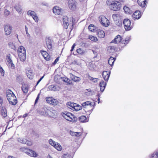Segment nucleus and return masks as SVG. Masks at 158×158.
<instances>
[{
	"label": "nucleus",
	"mask_w": 158,
	"mask_h": 158,
	"mask_svg": "<svg viewBox=\"0 0 158 158\" xmlns=\"http://www.w3.org/2000/svg\"><path fill=\"white\" fill-rule=\"evenodd\" d=\"M106 3L108 6H110V8L111 10L118 11L121 8V4L120 2L115 0H107Z\"/></svg>",
	"instance_id": "obj_1"
},
{
	"label": "nucleus",
	"mask_w": 158,
	"mask_h": 158,
	"mask_svg": "<svg viewBox=\"0 0 158 158\" xmlns=\"http://www.w3.org/2000/svg\"><path fill=\"white\" fill-rule=\"evenodd\" d=\"M62 115L65 119L70 122H74L76 119V117L73 115L67 112L63 113Z\"/></svg>",
	"instance_id": "obj_2"
},
{
	"label": "nucleus",
	"mask_w": 158,
	"mask_h": 158,
	"mask_svg": "<svg viewBox=\"0 0 158 158\" xmlns=\"http://www.w3.org/2000/svg\"><path fill=\"white\" fill-rule=\"evenodd\" d=\"M46 45L48 50L52 51L53 49V41L50 37H47L45 39Z\"/></svg>",
	"instance_id": "obj_3"
},
{
	"label": "nucleus",
	"mask_w": 158,
	"mask_h": 158,
	"mask_svg": "<svg viewBox=\"0 0 158 158\" xmlns=\"http://www.w3.org/2000/svg\"><path fill=\"white\" fill-rule=\"evenodd\" d=\"M49 144L55 148L59 151H60L62 149V147L57 142H56L53 141L51 139L49 140Z\"/></svg>",
	"instance_id": "obj_4"
},
{
	"label": "nucleus",
	"mask_w": 158,
	"mask_h": 158,
	"mask_svg": "<svg viewBox=\"0 0 158 158\" xmlns=\"http://www.w3.org/2000/svg\"><path fill=\"white\" fill-rule=\"evenodd\" d=\"M99 21L102 25L107 27L109 25V21L104 16H101L99 17Z\"/></svg>",
	"instance_id": "obj_5"
},
{
	"label": "nucleus",
	"mask_w": 158,
	"mask_h": 158,
	"mask_svg": "<svg viewBox=\"0 0 158 158\" xmlns=\"http://www.w3.org/2000/svg\"><path fill=\"white\" fill-rule=\"evenodd\" d=\"M68 18L66 16L64 17L63 19V22L64 28L67 29L68 28V26L69 24L73 25V22L71 21V20L69 21Z\"/></svg>",
	"instance_id": "obj_6"
},
{
	"label": "nucleus",
	"mask_w": 158,
	"mask_h": 158,
	"mask_svg": "<svg viewBox=\"0 0 158 158\" xmlns=\"http://www.w3.org/2000/svg\"><path fill=\"white\" fill-rule=\"evenodd\" d=\"M26 57V49L23 46H20V61H24Z\"/></svg>",
	"instance_id": "obj_7"
},
{
	"label": "nucleus",
	"mask_w": 158,
	"mask_h": 158,
	"mask_svg": "<svg viewBox=\"0 0 158 158\" xmlns=\"http://www.w3.org/2000/svg\"><path fill=\"white\" fill-rule=\"evenodd\" d=\"M6 97L9 102H11V99L16 98L15 94L11 90H8L6 91Z\"/></svg>",
	"instance_id": "obj_8"
},
{
	"label": "nucleus",
	"mask_w": 158,
	"mask_h": 158,
	"mask_svg": "<svg viewBox=\"0 0 158 158\" xmlns=\"http://www.w3.org/2000/svg\"><path fill=\"white\" fill-rule=\"evenodd\" d=\"M123 23L125 28L126 30H130L132 28V26L131 25V22L129 19H124L123 22Z\"/></svg>",
	"instance_id": "obj_9"
},
{
	"label": "nucleus",
	"mask_w": 158,
	"mask_h": 158,
	"mask_svg": "<svg viewBox=\"0 0 158 158\" xmlns=\"http://www.w3.org/2000/svg\"><path fill=\"white\" fill-rule=\"evenodd\" d=\"M95 105V104L94 102H90L89 101H87L81 104L82 106L84 108H86L88 106H89L91 108H93V109H94Z\"/></svg>",
	"instance_id": "obj_10"
},
{
	"label": "nucleus",
	"mask_w": 158,
	"mask_h": 158,
	"mask_svg": "<svg viewBox=\"0 0 158 158\" xmlns=\"http://www.w3.org/2000/svg\"><path fill=\"white\" fill-rule=\"evenodd\" d=\"M57 79H59V80L67 82L68 84H70V81L68 78L56 76L54 78L55 81L56 82H58L59 81L57 80Z\"/></svg>",
	"instance_id": "obj_11"
},
{
	"label": "nucleus",
	"mask_w": 158,
	"mask_h": 158,
	"mask_svg": "<svg viewBox=\"0 0 158 158\" xmlns=\"http://www.w3.org/2000/svg\"><path fill=\"white\" fill-rule=\"evenodd\" d=\"M68 4L69 7L72 10H74L76 8L77 2L75 0H69Z\"/></svg>",
	"instance_id": "obj_12"
},
{
	"label": "nucleus",
	"mask_w": 158,
	"mask_h": 158,
	"mask_svg": "<svg viewBox=\"0 0 158 158\" xmlns=\"http://www.w3.org/2000/svg\"><path fill=\"white\" fill-rule=\"evenodd\" d=\"M26 73L27 77L30 79H33L34 74L32 70L30 68H27L26 69Z\"/></svg>",
	"instance_id": "obj_13"
},
{
	"label": "nucleus",
	"mask_w": 158,
	"mask_h": 158,
	"mask_svg": "<svg viewBox=\"0 0 158 158\" xmlns=\"http://www.w3.org/2000/svg\"><path fill=\"white\" fill-rule=\"evenodd\" d=\"M40 52L44 57V59L47 61H49L51 60V57L49 56L47 52L44 51H40Z\"/></svg>",
	"instance_id": "obj_14"
},
{
	"label": "nucleus",
	"mask_w": 158,
	"mask_h": 158,
	"mask_svg": "<svg viewBox=\"0 0 158 158\" xmlns=\"http://www.w3.org/2000/svg\"><path fill=\"white\" fill-rule=\"evenodd\" d=\"M62 11V9L60 7L55 6L53 9V12L55 15H59Z\"/></svg>",
	"instance_id": "obj_15"
},
{
	"label": "nucleus",
	"mask_w": 158,
	"mask_h": 158,
	"mask_svg": "<svg viewBox=\"0 0 158 158\" xmlns=\"http://www.w3.org/2000/svg\"><path fill=\"white\" fill-rule=\"evenodd\" d=\"M141 15L140 11L136 10L133 14L132 17L134 19H138L140 18Z\"/></svg>",
	"instance_id": "obj_16"
},
{
	"label": "nucleus",
	"mask_w": 158,
	"mask_h": 158,
	"mask_svg": "<svg viewBox=\"0 0 158 158\" xmlns=\"http://www.w3.org/2000/svg\"><path fill=\"white\" fill-rule=\"evenodd\" d=\"M110 72L104 71L102 73V77L107 82L109 79L110 76Z\"/></svg>",
	"instance_id": "obj_17"
},
{
	"label": "nucleus",
	"mask_w": 158,
	"mask_h": 158,
	"mask_svg": "<svg viewBox=\"0 0 158 158\" xmlns=\"http://www.w3.org/2000/svg\"><path fill=\"white\" fill-rule=\"evenodd\" d=\"M12 30L11 27L9 25H6L4 27V30L5 34L6 35H10Z\"/></svg>",
	"instance_id": "obj_18"
},
{
	"label": "nucleus",
	"mask_w": 158,
	"mask_h": 158,
	"mask_svg": "<svg viewBox=\"0 0 158 158\" xmlns=\"http://www.w3.org/2000/svg\"><path fill=\"white\" fill-rule=\"evenodd\" d=\"M107 84V82H104L102 80L99 83V86L100 88V90L102 92H103L106 87Z\"/></svg>",
	"instance_id": "obj_19"
},
{
	"label": "nucleus",
	"mask_w": 158,
	"mask_h": 158,
	"mask_svg": "<svg viewBox=\"0 0 158 158\" xmlns=\"http://www.w3.org/2000/svg\"><path fill=\"white\" fill-rule=\"evenodd\" d=\"M122 38L121 36L120 35H117L114 39L111 42L112 43H114L115 44H118L120 42L122 41Z\"/></svg>",
	"instance_id": "obj_20"
},
{
	"label": "nucleus",
	"mask_w": 158,
	"mask_h": 158,
	"mask_svg": "<svg viewBox=\"0 0 158 158\" xmlns=\"http://www.w3.org/2000/svg\"><path fill=\"white\" fill-rule=\"evenodd\" d=\"M1 110V115L4 118L6 117L7 116L6 110L4 107H2L0 108Z\"/></svg>",
	"instance_id": "obj_21"
},
{
	"label": "nucleus",
	"mask_w": 158,
	"mask_h": 158,
	"mask_svg": "<svg viewBox=\"0 0 158 158\" xmlns=\"http://www.w3.org/2000/svg\"><path fill=\"white\" fill-rule=\"evenodd\" d=\"M21 142L23 144H26L27 145L30 146L32 145V143L31 141L27 140L25 139H23L20 140Z\"/></svg>",
	"instance_id": "obj_22"
},
{
	"label": "nucleus",
	"mask_w": 158,
	"mask_h": 158,
	"mask_svg": "<svg viewBox=\"0 0 158 158\" xmlns=\"http://www.w3.org/2000/svg\"><path fill=\"white\" fill-rule=\"evenodd\" d=\"M112 17L114 20L115 22L118 21L121 18L120 14L118 13L113 14Z\"/></svg>",
	"instance_id": "obj_23"
},
{
	"label": "nucleus",
	"mask_w": 158,
	"mask_h": 158,
	"mask_svg": "<svg viewBox=\"0 0 158 158\" xmlns=\"http://www.w3.org/2000/svg\"><path fill=\"white\" fill-rule=\"evenodd\" d=\"M27 154L31 157H37L38 155V154L35 151L30 149L28 150V152Z\"/></svg>",
	"instance_id": "obj_24"
},
{
	"label": "nucleus",
	"mask_w": 158,
	"mask_h": 158,
	"mask_svg": "<svg viewBox=\"0 0 158 158\" xmlns=\"http://www.w3.org/2000/svg\"><path fill=\"white\" fill-rule=\"evenodd\" d=\"M98 35L100 38H103L105 36L104 31L101 29H98L97 30Z\"/></svg>",
	"instance_id": "obj_25"
},
{
	"label": "nucleus",
	"mask_w": 158,
	"mask_h": 158,
	"mask_svg": "<svg viewBox=\"0 0 158 158\" xmlns=\"http://www.w3.org/2000/svg\"><path fill=\"white\" fill-rule=\"evenodd\" d=\"M79 121L82 123H86L89 121V119L87 118L85 116L82 115L79 118Z\"/></svg>",
	"instance_id": "obj_26"
},
{
	"label": "nucleus",
	"mask_w": 158,
	"mask_h": 158,
	"mask_svg": "<svg viewBox=\"0 0 158 158\" xmlns=\"http://www.w3.org/2000/svg\"><path fill=\"white\" fill-rule=\"evenodd\" d=\"M138 4L142 7L145 6L146 3V0H138Z\"/></svg>",
	"instance_id": "obj_27"
},
{
	"label": "nucleus",
	"mask_w": 158,
	"mask_h": 158,
	"mask_svg": "<svg viewBox=\"0 0 158 158\" xmlns=\"http://www.w3.org/2000/svg\"><path fill=\"white\" fill-rule=\"evenodd\" d=\"M22 89L23 92L24 93H27L28 90V85L25 84H22Z\"/></svg>",
	"instance_id": "obj_28"
},
{
	"label": "nucleus",
	"mask_w": 158,
	"mask_h": 158,
	"mask_svg": "<svg viewBox=\"0 0 158 158\" xmlns=\"http://www.w3.org/2000/svg\"><path fill=\"white\" fill-rule=\"evenodd\" d=\"M71 78L72 80L75 82L79 81L81 80V78L79 77L75 76L73 74H71Z\"/></svg>",
	"instance_id": "obj_29"
},
{
	"label": "nucleus",
	"mask_w": 158,
	"mask_h": 158,
	"mask_svg": "<svg viewBox=\"0 0 158 158\" xmlns=\"http://www.w3.org/2000/svg\"><path fill=\"white\" fill-rule=\"evenodd\" d=\"M70 134L73 136H75L78 137L81 135L82 133L81 132H75L70 131Z\"/></svg>",
	"instance_id": "obj_30"
},
{
	"label": "nucleus",
	"mask_w": 158,
	"mask_h": 158,
	"mask_svg": "<svg viewBox=\"0 0 158 158\" xmlns=\"http://www.w3.org/2000/svg\"><path fill=\"white\" fill-rule=\"evenodd\" d=\"M82 107L81 106L76 103V105H74V107H73V110L77 111L80 110H81L82 109Z\"/></svg>",
	"instance_id": "obj_31"
},
{
	"label": "nucleus",
	"mask_w": 158,
	"mask_h": 158,
	"mask_svg": "<svg viewBox=\"0 0 158 158\" xmlns=\"http://www.w3.org/2000/svg\"><path fill=\"white\" fill-rule=\"evenodd\" d=\"M67 106L69 108L73 110V107H74V105H76V103L73 102H69L67 103Z\"/></svg>",
	"instance_id": "obj_32"
},
{
	"label": "nucleus",
	"mask_w": 158,
	"mask_h": 158,
	"mask_svg": "<svg viewBox=\"0 0 158 158\" xmlns=\"http://www.w3.org/2000/svg\"><path fill=\"white\" fill-rule=\"evenodd\" d=\"M125 12L127 14H130L132 13V11L128 7L125 6L123 8Z\"/></svg>",
	"instance_id": "obj_33"
},
{
	"label": "nucleus",
	"mask_w": 158,
	"mask_h": 158,
	"mask_svg": "<svg viewBox=\"0 0 158 158\" xmlns=\"http://www.w3.org/2000/svg\"><path fill=\"white\" fill-rule=\"evenodd\" d=\"M115 60V58L113 57H110L108 61V64L111 66L113 65V63Z\"/></svg>",
	"instance_id": "obj_34"
},
{
	"label": "nucleus",
	"mask_w": 158,
	"mask_h": 158,
	"mask_svg": "<svg viewBox=\"0 0 158 158\" xmlns=\"http://www.w3.org/2000/svg\"><path fill=\"white\" fill-rule=\"evenodd\" d=\"M130 39L129 37L126 38L125 40H122L121 43L122 44H124V45L123 46H125L126 44H128L129 42Z\"/></svg>",
	"instance_id": "obj_35"
},
{
	"label": "nucleus",
	"mask_w": 158,
	"mask_h": 158,
	"mask_svg": "<svg viewBox=\"0 0 158 158\" xmlns=\"http://www.w3.org/2000/svg\"><path fill=\"white\" fill-rule=\"evenodd\" d=\"M88 78L89 80L92 81L93 82H94V83L97 82L98 80V78H93V77H91L89 75H88Z\"/></svg>",
	"instance_id": "obj_36"
},
{
	"label": "nucleus",
	"mask_w": 158,
	"mask_h": 158,
	"mask_svg": "<svg viewBox=\"0 0 158 158\" xmlns=\"http://www.w3.org/2000/svg\"><path fill=\"white\" fill-rule=\"evenodd\" d=\"M36 14L35 11L31 10H28L27 12V15L29 16H32V17Z\"/></svg>",
	"instance_id": "obj_37"
},
{
	"label": "nucleus",
	"mask_w": 158,
	"mask_h": 158,
	"mask_svg": "<svg viewBox=\"0 0 158 158\" xmlns=\"http://www.w3.org/2000/svg\"><path fill=\"white\" fill-rule=\"evenodd\" d=\"M95 27L94 25L90 24L88 27V29L91 32H94L95 31Z\"/></svg>",
	"instance_id": "obj_38"
},
{
	"label": "nucleus",
	"mask_w": 158,
	"mask_h": 158,
	"mask_svg": "<svg viewBox=\"0 0 158 158\" xmlns=\"http://www.w3.org/2000/svg\"><path fill=\"white\" fill-rule=\"evenodd\" d=\"M89 39L92 41L96 42L98 40L97 38L95 36L93 35H90L89 37Z\"/></svg>",
	"instance_id": "obj_39"
},
{
	"label": "nucleus",
	"mask_w": 158,
	"mask_h": 158,
	"mask_svg": "<svg viewBox=\"0 0 158 158\" xmlns=\"http://www.w3.org/2000/svg\"><path fill=\"white\" fill-rule=\"evenodd\" d=\"M8 45L10 48L14 50H16V47L11 42H9L8 43Z\"/></svg>",
	"instance_id": "obj_40"
},
{
	"label": "nucleus",
	"mask_w": 158,
	"mask_h": 158,
	"mask_svg": "<svg viewBox=\"0 0 158 158\" xmlns=\"http://www.w3.org/2000/svg\"><path fill=\"white\" fill-rule=\"evenodd\" d=\"M77 52L78 53L80 54H83L85 52V51L81 48L77 49Z\"/></svg>",
	"instance_id": "obj_41"
},
{
	"label": "nucleus",
	"mask_w": 158,
	"mask_h": 158,
	"mask_svg": "<svg viewBox=\"0 0 158 158\" xmlns=\"http://www.w3.org/2000/svg\"><path fill=\"white\" fill-rule=\"evenodd\" d=\"M11 102H9L10 104L13 105H15L17 103V100L16 98L15 99H11Z\"/></svg>",
	"instance_id": "obj_42"
},
{
	"label": "nucleus",
	"mask_w": 158,
	"mask_h": 158,
	"mask_svg": "<svg viewBox=\"0 0 158 158\" xmlns=\"http://www.w3.org/2000/svg\"><path fill=\"white\" fill-rule=\"evenodd\" d=\"M58 103V102L57 100L54 98L52 100V102L50 104L53 105L55 106L57 105Z\"/></svg>",
	"instance_id": "obj_43"
},
{
	"label": "nucleus",
	"mask_w": 158,
	"mask_h": 158,
	"mask_svg": "<svg viewBox=\"0 0 158 158\" xmlns=\"http://www.w3.org/2000/svg\"><path fill=\"white\" fill-rule=\"evenodd\" d=\"M53 98L52 97H47L46 98V101L48 103L51 104L52 100L53 99Z\"/></svg>",
	"instance_id": "obj_44"
},
{
	"label": "nucleus",
	"mask_w": 158,
	"mask_h": 158,
	"mask_svg": "<svg viewBox=\"0 0 158 158\" xmlns=\"http://www.w3.org/2000/svg\"><path fill=\"white\" fill-rule=\"evenodd\" d=\"M29 150V149H27L25 148H20V151H21L27 154L28 152V150Z\"/></svg>",
	"instance_id": "obj_45"
},
{
	"label": "nucleus",
	"mask_w": 158,
	"mask_h": 158,
	"mask_svg": "<svg viewBox=\"0 0 158 158\" xmlns=\"http://www.w3.org/2000/svg\"><path fill=\"white\" fill-rule=\"evenodd\" d=\"M152 158H158V152H155L151 155Z\"/></svg>",
	"instance_id": "obj_46"
},
{
	"label": "nucleus",
	"mask_w": 158,
	"mask_h": 158,
	"mask_svg": "<svg viewBox=\"0 0 158 158\" xmlns=\"http://www.w3.org/2000/svg\"><path fill=\"white\" fill-rule=\"evenodd\" d=\"M32 18L36 22H38V21H39V18H38V16H37L36 14L35 15H34L32 17Z\"/></svg>",
	"instance_id": "obj_47"
},
{
	"label": "nucleus",
	"mask_w": 158,
	"mask_h": 158,
	"mask_svg": "<svg viewBox=\"0 0 158 158\" xmlns=\"http://www.w3.org/2000/svg\"><path fill=\"white\" fill-rule=\"evenodd\" d=\"M62 158H71V157L69 154H66L63 155Z\"/></svg>",
	"instance_id": "obj_48"
},
{
	"label": "nucleus",
	"mask_w": 158,
	"mask_h": 158,
	"mask_svg": "<svg viewBox=\"0 0 158 158\" xmlns=\"http://www.w3.org/2000/svg\"><path fill=\"white\" fill-rule=\"evenodd\" d=\"M10 12L7 9H6L4 12V14L5 16H8L10 14Z\"/></svg>",
	"instance_id": "obj_49"
},
{
	"label": "nucleus",
	"mask_w": 158,
	"mask_h": 158,
	"mask_svg": "<svg viewBox=\"0 0 158 158\" xmlns=\"http://www.w3.org/2000/svg\"><path fill=\"white\" fill-rule=\"evenodd\" d=\"M0 71L1 74H2V76H4L5 71L2 67H0Z\"/></svg>",
	"instance_id": "obj_50"
},
{
	"label": "nucleus",
	"mask_w": 158,
	"mask_h": 158,
	"mask_svg": "<svg viewBox=\"0 0 158 158\" xmlns=\"http://www.w3.org/2000/svg\"><path fill=\"white\" fill-rule=\"evenodd\" d=\"M49 89L52 90H55L56 89V86L54 85H52L49 86Z\"/></svg>",
	"instance_id": "obj_51"
},
{
	"label": "nucleus",
	"mask_w": 158,
	"mask_h": 158,
	"mask_svg": "<svg viewBox=\"0 0 158 158\" xmlns=\"http://www.w3.org/2000/svg\"><path fill=\"white\" fill-rule=\"evenodd\" d=\"M8 65L12 69L14 68L15 67L14 65L12 63V61L10 63H8Z\"/></svg>",
	"instance_id": "obj_52"
},
{
	"label": "nucleus",
	"mask_w": 158,
	"mask_h": 158,
	"mask_svg": "<svg viewBox=\"0 0 158 158\" xmlns=\"http://www.w3.org/2000/svg\"><path fill=\"white\" fill-rule=\"evenodd\" d=\"M6 60L8 63L12 61L10 59V56H8L7 57Z\"/></svg>",
	"instance_id": "obj_53"
},
{
	"label": "nucleus",
	"mask_w": 158,
	"mask_h": 158,
	"mask_svg": "<svg viewBox=\"0 0 158 158\" xmlns=\"http://www.w3.org/2000/svg\"><path fill=\"white\" fill-rule=\"evenodd\" d=\"M115 48L114 46H110L108 48V50L109 51V50H112L114 51Z\"/></svg>",
	"instance_id": "obj_54"
},
{
	"label": "nucleus",
	"mask_w": 158,
	"mask_h": 158,
	"mask_svg": "<svg viewBox=\"0 0 158 158\" xmlns=\"http://www.w3.org/2000/svg\"><path fill=\"white\" fill-rule=\"evenodd\" d=\"M15 8L18 13H19L20 12V8L19 7V6H16L15 7Z\"/></svg>",
	"instance_id": "obj_55"
},
{
	"label": "nucleus",
	"mask_w": 158,
	"mask_h": 158,
	"mask_svg": "<svg viewBox=\"0 0 158 158\" xmlns=\"http://www.w3.org/2000/svg\"><path fill=\"white\" fill-rule=\"evenodd\" d=\"M3 103V100L2 98L0 97V108H1L2 105V104Z\"/></svg>",
	"instance_id": "obj_56"
},
{
	"label": "nucleus",
	"mask_w": 158,
	"mask_h": 158,
	"mask_svg": "<svg viewBox=\"0 0 158 158\" xmlns=\"http://www.w3.org/2000/svg\"><path fill=\"white\" fill-rule=\"evenodd\" d=\"M59 60V57H57V58H56L55 60L54 61L53 63V65L57 63V62H58V61Z\"/></svg>",
	"instance_id": "obj_57"
},
{
	"label": "nucleus",
	"mask_w": 158,
	"mask_h": 158,
	"mask_svg": "<svg viewBox=\"0 0 158 158\" xmlns=\"http://www.w3.org/2000/svg\"><path fill=\"white\" fill-rule=\"evenodd\" d=\"M93 109H93V108H91V110H89L87 112L88 113L87 114L90 115L92 112Z\"/></svg>",
	"instance_id": "obj_58"
},
{
	"label": "nucleus",
	"mask_w": 158,
	"mask_h": 158,
	"mask_svg": "<svg viewBox=\"0 0 158 158\" xmlns=\"http://www.w3.org/2000/svg\"><path fill=\"white\" fill-rule=\"evenodd\" d=\"M39 95H40V94H39L38 95V96L35 100V104H36V103L37 102H38V100L39 99Z\"/></svg>",
	"instance_id": "obj_59"
},
{
	"label": "nucleus",
	"mask_w": 158,
	"mask_h": 158,
	"mask_svg": "<svg viewBox=\"0 0 158 158\" xmlns=\"http://www.w3.org/2000/svg\"><path fill=\"white\" fill-rule=\"evenodd\" d=\"M44 75L39 80V81H37V84H36V85H37L41 81V80L44 78Z\"/></svg>",
	"instance_id": "obj_60"
},
{
	"label": "nucleus",
	"mask_w": 158,
	"mask_h": 158,
	"mask_svg": "<svg viewBox=\"0 0 158 158\" xmlns=\"http://www.w3.org/2000/svg\"><path fill=\"white\" fill-rule=\"evenodd\" d=\"M75 44H74L72 47V48L71 50V51L72 52L74 48H75Z\"/></svg>",
	"instance_id": "obj_61"
},
{
	"label": "nucleus",
	"mask_w": 158,
	"mask_h": 158,
	"mask_svg": "<svg viewBox=\"0 0 158 158\" xmlns=\"http://www.w3.org/2000/svg\"><path fill=\"white\" fill-rule=\"evenodd\" d=\"M16 80L18 82H19L20 81V78L19 76H17L16 78Z\"/></svg>",
	"instance_id": "obj_62"
},
{
	"label": "nucleus",
	"mask_w": 158,
	"mask_h": 158,
	"mask_svg": "<svg viewBox=\"0 0 158 158\" xmlns=\"http://www.w3.org/2000/svg\"><path fill=\"white\" fill-rule=\"evenodd\" d=\"M44 113H45L44 112H40V114L42 115H44L45 114Z\"/></svg>",
	"instance_id": "obj_63"
},
{
	"label": "nucleus",
	"mask_w": 158,
	"mask_h": 158,
	"mask_svg": "<svg viewBox=\"0 0 158 158\" xmlns=\"http://www.w3.org/2000/svg\"><path fill=\"white\" fill-rule=\"evenodd\" d=\"M8 158H15V157L13 156H9Z\"/></svg>",
	"instance_id": "obj_64"
}]
</instances>
